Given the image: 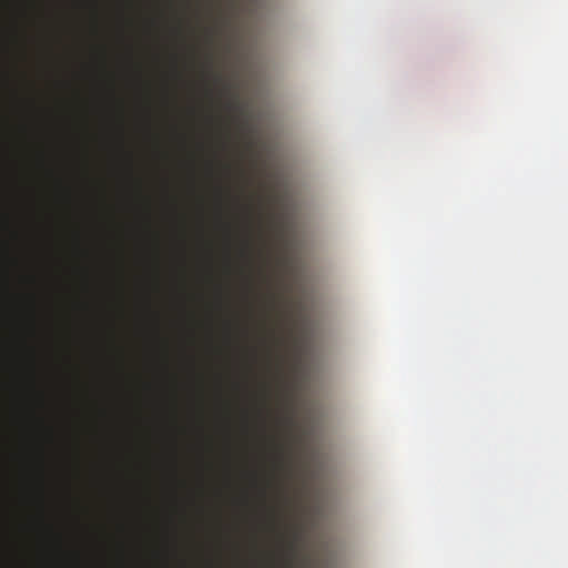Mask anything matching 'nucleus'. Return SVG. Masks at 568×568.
Listing matches in <instances>:
<instances>
[{
	"instance_id": "f257e3e1",
	"label": "nucleus",
	"mask_w": 568,
	"mask_h": 568,
	"mask_svg": "<svg viewBox=\"0 0 568 568\" xmlns=\"http://www.w3.org/2000/svg\"><path fill=\"white\" fill-rule=\"evenodd\" d=\"M281 432L268 439V446L262 456L260 466L274 476H293L295 473H305L307 460L302 452L297 450L298 438L293 433L294 420L291 415L278 418Z\"/></svg>"
},
{
	"instance_id": "f03ea898",
	"label": "nucleus",
	"mask_w": 568,
	"mask_h": 568,
	"mask_svg": "<svg viewBox=\"0 0 568 568\" xmlns=\"http://www.w3.org/2000/svg\"><path fill=\"white\" fill-rule=\"evenodd\" d=\"M222 92L230 95L225 109L231 114V122L236 126L237 132L244 136L250 130L245 106L242 104L239 94L232 92L230 84L225 83Z\"/></svg>"
},
{
	"instance_id": "7ed1b4c3",
	"label": "nucleus",
	"mask_w": 568,
	"mask_h": 568,
	"mask_svg": "<svg viewBox=\"0 0 568 568\" xmlns=\"http://www.w3.org/2000/svg\"><path fill=\"white\" fill-rule=\"evenodd\" d=\"M305 531V525L302 520L296 521L290 527V534L292 536V542L290 544V548L293 550L295 547V544L302 539Z\"/></svg>"
},
{
	"instance_id": "20e7f679",
	"label": "nucleus",
	"mask_w": 568,
	"mask_h": 568,
	"mask_svg": "<svg viewBox=\"0 0 568 568\" xmlns=\"http://www.w3.org/2000/svg\"><path fill=\"white\" fill-rule=\"evenodd\" d=\"M277 303V296L275 294L270 295V306L271 308H275Z\"/></svg>"
},
{
	"instance_id": "39448f33",
	"label": "nucleus",
	"mask_w": 568,
	"mask_h": 568,
	"mask_svg": "<svg viewBox=\"0 0 568 568\" xmlns=\"http://www.w3.org/2000/svg\"><path fill=\"white\" fill-rule=\"evenodd\" d=\"M244 144H245V150L246 151H251L252 150L253 143H252L251 140H246Z\"/></svg>"
},
{
	"instance_id": "423d86ee",
	"label": "nucleus",
	"mask_w": 568,
	"mask_h": 568,
	"mask_svg": "<svg viewBox=\"0 0 568 568\" xmlns=\"http://www.w3.org/2000/svg\"><path fill=\"white\" fill-rule=\"evenodd\" d=\"M214 80H215L216 82H221V81H222V78H221V75H220V74H214Z\"/></svg>"
},
{
	"instance_id": "0eeeda50",
	"label": "nucleus",
	"mask_w": 568,
	"mask_h": 568,
	"mask_svg": "<svg viewBox=\"0 0 568 568\" xmlns=\"http://www.w3.org/2000/svg\"><path fill=\"white\" fill-rule=\"evenodd\" d=\"M172 464L175 465L176 464V457L174 456L173 460H172Z\"/></svg>"
},
{
	"instance_id": "6e6552de",
	"label": "nucleus",
	"mask_w": 568,
	"mask_h": 568,
	"mask_svg": "<svg viewBox=\"0 0 568 568\" xmlns=\"http://www.w3.org/2000/svg\"><path fill=\"white\" fill-rule=\"evenodd\" d=\"M287 568H292V565H291V562H290V564L287 565Z\"/></svg>"
}]
</instances>
